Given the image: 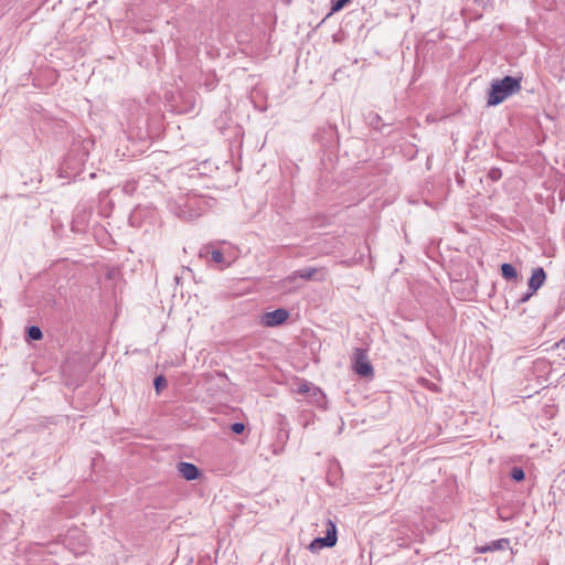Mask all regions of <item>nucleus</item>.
<instances>
[{
	"mask_svg": "<svg viewBox=\"0 0 565 565\" xmlns=\"http://www.w3.org/2000/svg\"><path fill=\"white\" fill-rule=\"evenodd\" d=\"M521 90V78L504 76L501 79H493L488 94L487 105L497 106L510 96Z\"/></svg>",
	"mask_w": 565,
	"mask_h": 565,
	"instance_id": "f257e3e1",
	"label": "nucleus"
},
{
	"mask_svg": "<svg viewBox=\"0 0 565 565\" xmlns=\"http://www.w3.org/2000/svg\"><path fill=\"white\" fill-rule=\"evenodd\" d=\"M326 526H327L326 536L324 537H316L309 544V550L312 553H316L323 547H332L337 544L338 537H337L335 524L331 520H328L326 522Z\"/></svg>",
	"mask_w": 565,
	"mask_h": 565,
	"instance_id": "f03ea898",
	"label": "nucleus"
},
{
	"mask_svg": "<svg viewBox=\"0 0 565 565\" xmlns=\"http://www.w3.org/2000/svg\"><path fill=\"white\" fill-rule=\"evenodd\" d=\"M352 361H353V370L358 375L364 376V377H369V376L373 375V366L367 359V354H366L365 350H363L361 348H356L353 352Z\"/></svg>",
	"mask_w": 565,
	"mask_h": 565,
	"instance_id": "7ed1b4c3",
	"label": "nucleus"
},
{
	"mask_svg": "<svg viewBox=\"0 0 565 565\" xmlns=\"http://www.w3.org/2000/svg\"><path fill=\"white\" fill-rule=\"evenodd\" d=\"M546 274L542 267H537L532 271L529 279V291L524 294L519 302H526L545 282Z\"/></svg>",
	"mask_w": 565,
	"mask_h": 565,
	"instance_id": "20e7f679",
	"label": "nucleus"
},
{
	"mask_svg": "<svg viewBox=\"0 0 565 565\" xmlns=\"http://www.w3.org/2000/svg\"><path fill=\"white\" fill-rule=\"evenodd\" d=\"M289 317V312L286 309H276L274 311L266 312L263 316V324L266 327H277L282 324Z\"/></svg>",
	"mask_w": 565,
	"mask_h": 565,
	"instance_id": "39448f33",
	"label": "nucleus"
},
{
	"mask_svg": "<svg viewBox=\"0 0 565 565\" xmlns=\"http://www.w3.org/2000/svg\"><path fill=\"white\" fill-rule=\"evenodd\" d=\"M296 392L298 394L308 395L309 397L313 398L317 404H320L324 398L322 391L310 382L299 383Z\"/></svg>",
	"mask_w": 565,
	"mask_h": 565,
	"instance_id": "423d86ee",
	"label": "nucleus"
},
{
	"mask_svg": "<svg viewBox=\"0 0 565 565\" xmlns=\"http://www.w3.org/2000/svg\"><path fill=\"white\" fill-rule=\"evenodd\" d=\"M510 546L509 539H499L484 545L476 546V552L480 554L507 550Z\"/></svg>",
	"mask_w": 565,
	"mask_h": 565,
	"instance_id": "0eeeda50",
	"label": "nucleus"
},
{
	"mask_svg": "<svg viewBox=\"0 0 565 565\" xmlns=\"http://www.w3.org/2000/svg\"><path fill=\"white\" fill-rule=\"evenodd\" d=\"M318 271L319 270L317 268H315V267H306V268H302V269L294 271L291 275L286 277L285 281L286 282H294V280L296 278H302L305 280H313V279H316V280H323V277L316 278V274Z\"/></svg>",
	"mask_w": 565,
	"mask_h": 565,
	"instance_id": "6e6552de",
	"label": "nucleus"
},
{
	"mask_svg": "<svg viewBox=\"0 0 565 565\" xmlns=\"http://www.w3.org/2000/svg\"><path fill=\"white\" fill-rule=\"evenodd\" d=\"M179 473L188 481L195 480L199 477V469L191 462L178 463Z\"/></svg>",
	"mask_w": 565,
	"mask_h": 565,
	"instance_id": "1a4fd4ad",
	"label": "nucleus"
},
{
	"mask_svg": "<svg viewBox=\"0 0 565 565\" xmlns=\"http://www.w3.org/2000/svg\"><path fill=\"white\" fill-rule=\"evenodd\" d=\"M502 277L507 280H515L518 278L516 269L508 263L501 265Z\"/></svg>",
	"mask_w": 565,
	"mask_h": 565,
	"instance_id": "9d476101",
	"label": "nucleus"
},
{
	"mask_svg": "<svg viewBox=\"0 0 565 565\" xmlns=\"http://www.w3.org/2000/svg\"><path fill=\"white\" fill-rule=\"evenodd\" d=\"M28 337L31 339V340H41L42 337H43V333L41 331V329L36 326H32L28 329Z\"/></svg>",
	"mask_w": 565,
	"mask_h": 565,
	"instance_id": "9b49d317",
	"label": "nucleus"
},
{
	"mask_svg": "<svg viewBox=\"0 0 565 565\" xmlns=\"http://www.w3.org/2000/svg\"><path fill=\"white\" fill-rule=\"evenodd\" d=\"M511 478L515 481H522L525 478V473L522 468L513 467L511 470Z\"/></svg>",
	"mask_w": 565,
	"mask_h": 565,
	"instance_id": "f8f14e48",
	"label": "nucleus"
},
{
	"mask_svg": "<svg viewBox=\"0 0 565 565\" xmlns=\"http://www.w3.org/2000/svg\"><path fill=\"white\" fill-rule=\"evenodd\" d=\"M167 386V380L163 375H159L154 379V388L157 393H160L162 388Z\"/></svg>",
	"mask_w": 565,
	"mask_h": 565,
	"instance_id": "ddd939ff",
	"label": "nucleus"
},
{
	"mask_svg": "<svg viewBox=\"0 0 565 565\" xmlns=\"http://www.w3.org/2000/svg\"><path fill=\"white\" fill-rule=\"evenodd\" d=\"M211 257H212V260L217 263V264H222L224 262V256H223V253L218 249H214L211 252Z\"/></svg>",
	"mask_w": 565,
	"mask_h": 565,
	"instance_id": "4468645a",
	"label": "nucleus"
},
{
	"mask_svg": "<svg viewBox=\"0 0 565 565\" xmlns=\"http://www.w3.org/2000/svg\"><path fill=\"white\" fill-rule=\"evenodd\" d=\"M349 1L350 0H337L335 2H333L331 11L332 12L340 11Z\"/></svg>",
	"mask_w": 565,
	"mask_h": 565,
	"instance_id": "2eb2a0df",
	"label": "nucleus"
},
{
	"mask_svg": "<svg viewBox=\"0 0 565 565\" xmlns=\"http://www.w3.org/2000/svg\"><path fill=\"white\" fill-rule=\"evenodd\" d=\"M231 429L235 434H242L244 431V429H245V425L243 423H234L231 426Z\"/></svg>",
	"mask_w": 565,
	"mask_h": 565,
	"instance_id": "dca6fc26",
	"label": "nucleus"
},
{
	"mask_svg": "<svg viewBox=\"0 0 565 565\" xmlns=\"http://www.w3.org/2000/svg\"><path fill=\"white\" fill-rule=\"evenodd\" d=\"M490 177H491V179L497 180V179H499L500 173H499V171H498V170H492V171L490 172Z\"/></svg>",
	"mask_w": 565,
	"mask_h": 565,
	"instance_id": "f3484780",
	"label": "nucleus"
},
{
	"mask_svg": "<svg viewBox=\"0 0 565 565\" xmlns=\"http://www.w3.org/2000/svg\"><path fill=\"white\" fill-rule=\"evenodd\" d=\"M556 347L558 349H563L565 350V337L563 339H561L557 343H556Z\"/></svg>",
	"mask_w": 565,
	"mask_h": 565,
	"instance_id": "a211bd4d",
	"label": "nucleus"
}]
</instances>
